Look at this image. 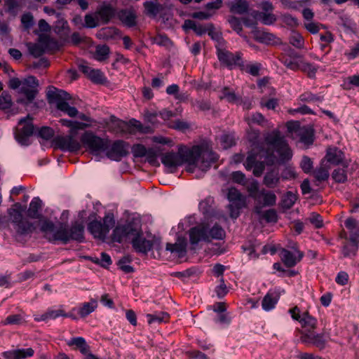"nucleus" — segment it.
Here are the masks:
<instances>
[{
    "label": "nucleus",
    "mask_w": 359,
    "mask_h": 359,
    "mask_svg": "<svg viewBox=\"0 0 359 359\" xmlns=\"http://www.w3.org/2000/svg\"><path fill=\"white\" fill-rule=\"evenodd\" d=\"M220 142L224 149H226L236 144L234 137L229 134H224L220 137Z\"/></svg>",
    "instance_id": "680f3d73"
},
{
    "label": "nucleus",
    "mask_w": 359,
    "mask_h": 359,
    "mask_svg": "<svg viewBox=\"0 0 359 359\" xmlns=\"http://www.w3.org/2000/svg\"><path fill=\"white\" fill-rule=\"evenodd\" d=\"M60 316L72 317V314L65 313V311L61 309L57 310L49 309L46 311V319H55Z\"/></svg>",
    "instance_id": "4d7b16f0"
},
{
    "label": "nucleus",
    "mask_w": 359,
    "mask_h": 359,
    "mask_svg": "<svg viewBox=\"0 0 359 359\" xmlns=\"http://www.w3.org/2000/svg\"><path fill=\"white\" fill-rule=\"evenodd\" d=\"M191 105L196 107L200 111H208L211 108V103L208 100H196L191 102Z\"/></svg>",
    "instance_id": "052dcab7"
},
{
    "label": "nucleus",
    "mask_w": 359,
    "mask_h": 359,
    "mask_svg": "<svg viewBox=\"0 0 359 359\" xmlns=\"http://www.w3.org/2000/svg\"><path fill=\"white\" fill-rule=\"evenodd\" d=\"M231 178L235 183L245 185L246 183V177L241 171H234L231 174Z\"/></svg>",
    "instance_id": "774afa93"
},
{
    "label": "nucleus",
    "mask_w": 359,
    "mask_h": 359,
    "mask_svg": "<svg viewBox=\"0 0 359 359\" xmlns=\"http://www.w3.org/2000/svg\"><path fill=\"white\" fill-rule=\"evenodd\" d=\"M279 298L280 294L276 292H267L262 302L263 309L265 311H270L273 309L278 303Z\"/></svg>",
    "instance_id": "2f4dec72"
},
{
    "label": "nucleus",
    "mask_w": 359,
    "mask_h": 359,
    "mask_svg": "<svg viewBox=\"0 0 359 359\" xmlns=\"http://www.w3.org/2000/svg\"><path fill=\"white\" fill-rule=\"evenodd\" d=\"M299 69L306 73L309 78H314L318 71V67L309 62H302V64L299 65Z\"/></svg>",
    "instance_id": "864d4df0"
},
{
    "label": "nucleus",
    "mask_w": 359,
    "mask_h": 359,
    "mask_svg": "<svg viewBox=\"0 0 359 359\" xmlns=\"http://www.w3.org/2000/svg\"><path fill=\"white\" fill-rule=\"evenodd\" d=\"M110 142L109 139L102 138L91 130L85 131L80 138L81 144L95 156L107 150Z\"/></svg>",
    "instance_id": "0eeeda50"
},
{
    "label": "nucleus",
    "mask_w": 359,
    "mask_h": 359,
    "mask_svg": "<svg viewBox=\"0 0 359 359\" xmlns=\"http://www.w3.org/2000/svg\"><path fill=\"white\" fill-rule=\"evenodd\" d=\"M208 237L209 243L212 239L222 240L225 237V231L217 224H215L211 229H208Z\"/></svg>",
    "instance_id": "ea45409f"
},
{
    "label": "nucleus",
    "mask_w": 359,
    "mask_h": 359,
    "mask_svg": "<svg viewBox=\"0 0 359 359\" xmlns=\"http://www.w3.org/2000/svg\"><path fill=\"white\" fill-rule=\"evenodd\" d=\"M161 162L167 168H176L182 165V158L180 151L177 152L170 151L161 155Z\"/></svg>",
    "instance_id": "393cba45"
},
{
    "label": "nucleus",
    "mask_w": 359,
    "mask_h": 359,
    "mask_svg": "<svg viewBox=\"0 0 359 359\" xmlns=\"http://www.w3.org/2000/svg\"><path fill=\"white\" fill-rule=\"evenodd\" d=\"M21 23L22 25L23 29L25 31H29L34 24L32 14L31 13H24L21 16Z\"/></svg>",
    "instance_id": "6e6d98bb"
},
{
    "label": "nucleus",
    "mask_w": 359,
    "mask_h": 359,
    "mask_svg": "<svg viewBox=\"0 0 359 359\" xmlns=\"http://www.w3.org/2000/svg\"><path fill=\"white\" fill-rule=\"evenodd\" d=\"M187 243L184 238H179L175 244L167 243L166 250L177 254L179 257H182L187 252Z\"/></svg>",
    "instance_id": "c756f323"
},
{
    "label": "nucleus",
    "mask_w": 359,
    "mask_h": 359,
    "mask_svg": "<svg viewBox=\"0 0 359 359\" xmlns=\"http://www.w3.org/2000/svg\"><path fill=\"white\" fill-rule=\"evenodd\" d=\"M18 126L15 132V137L17 142L21 145L27 146L29 144V138L34 135L40 137L41 145L45 142V126H41L37 131H35L32 123V118L28 115L26 118H21L18 121Z\"/></svg>",
    "instance_id": "39448f33"
},
{
    "label": "nucleus",
    "mask_w": 359,
    "mask_h": 359,
    "mask_svg": "<svg viewBox=\"0 0 359 359\" xmlns=\"http://www.w3.org/2000/svg\"><path fill=\"white\" fill-rule=\"evenodd\" d=\"M292 248L295 250L297 257H295L290 251L285 248L280 250V255L281 261L287 268L294 267L304 257V252L297 249V244H294Z\"/></svg>",
    "instance_id": "aec40b11"
},
{
    "label": "nucleus",
    "mask_w": 359,
    "mask_h": 359,
    "mask_svg": "<svg viewBox=\"0 0 359 359\" xmlns=\"http://www.w3.org/2000/svg\"><path fill=\"white\" fill-rule=\"evenodd\" d=\"M88 79L95 83H103L105 81V77L103 73L100 69H93Z\"/></svg>",
    "instance_id": "bf43d9fd"
},
{
    "label": "nucleus",
    "mask_w": 359,
    "mask_h": 359,
    "mask_svg": "<svg viewBox=\"0 0 359 359\" xmlns=\"http://www.w3.org/2000/svg\"><path fill=\"white\" fill-rule=\"evenodd\" d=\"M349 241L350 243L345 244L343 248V255L344 257H348L351 255H355L358 249L359 241L354 238H349Z\"/></svg>",
    "instance_id": "a18cd8bd"
},
{
    "label": "nucleus",
    "mask_w": 359,
    "mask_h": 359,
    "mask_svg": "<svg viewBox=\"0 0 359 359\" xmlns=\"http://www.w3.org/2000/svg\"><path fill=\"white\" fill-rule=\"evenodd\" d=\"M222 93L219 99H226L229 103H237L241 100V97L236 95L234 91H231L229 87H224Z\"/></svg>",
    "instance_id": "49530a36"
},
{
    "label": "nucleus",
    "mask_w": 359,
    "mask_h": 359,
    "mask_svg": "<svg viewBox=\"0 0 359 359\" xmlns=\"http://www.w3.org/2000/svg\"><path fill=\"white\" fill-rule=\"evenodd\" d=\"M261 196L263 197V206H273L276 205L277 198L273 192L263 189L259 192V198Z\"/></svg>",
    "instance_id": "a19ab883"
},
{
    "label": "nucleus",
    "mask_w": 359,
    "mask_h": 359,
    "mask_svg": "<svg viewBox=\"0 0 359 359\" xmlns=\"http://www.w3.org/2000/svg\"><path fill=\"white\" fill-rule=\"evenodd\" d=\"M244 166L247 170H252L253 175L257 177H261L265 170L266 165H269L265 161L258 160V155L254 151H250L248 153V156L244 163Z\"/></svg>",
    "instance_id": "2eb2a0df"
},
{
    "label": "nucleus",
    "mask_w": 359,
    "mask_h": 359,
    "mask_svg": "<svg viewBox=\"0 0 359 359\" xmlns=\"http://www.w3.org/2000/svg\"><path fill=\"white\" fill-rule=\"evenodd\" d=\"M298 135L300 137V142L306 146L311 145L313 143V133L311 130H304L299 131Z\"/></svg>",
    "instance_id": "8fccbe9b"
},
{
    "label": "nucleus",
    "mask_w": 359,
    "mask_h": 359,
    "mask_svg": "<svg viewBox=\"0 0 359 359\" xmlns=\"http://www.w3.org/2000/svg\"><path fill=\"white\" fill-rule=\"evenodd\" d=\"M33 32L38 36L36 41L27 42L25 46L29 55L38 58L45 53V19L39 20V29L34 30Z\"/></svg>",
    "instance_id": "9d476101"
},
{
    "label": "nucleus",
    "mask_w": 359,
    "mask_h": 359,
    "mask_svg": "<svg viewBox=\"0 0 359 359\" xmlns=\"http://www.w3.org/2000/svg\"><path fill=\"white\" fill-rule=\"evenodd\" d=\"M297 199V196L293 192L287 191L282 198L281 207L285 210L290 209Z\"/></svg>",
    "instance_id": "37998d69"
},
{
    "label": "nucleus",
    "mask_w": 359,
    "mask_h": 359,
    "mask_svg": "<svg viewBox=\"0 0 359 359\" xmlns=\"http://www.w3.org/2000/svg\"><path fill=\"white\" fill-rule=\"evenodd\" d=\"M69 346H75L76 348L86 356V359H96V355L90 352V346L87 344L84 338L81 337H74L67 341Z\"/></svg>",
    "instance_id": "5701e85b"
},
{
    "label": "nucleus",
    "mask_w": 359,
    "mask_h": 359,
    "mask_svg": "<svg viewBox=\"0 0 359 359\" xmlns=\"http://www.w3.org/2000/svg\"><path fill=\"white\" fill-rule=\"evenodd\" d=\"M110 48L107 45H98L95 47L93 58L99 62H103L109 57Z\"/></svg>",
    "instance_id": "e433bc0d"
},
{
    "label": "nucleus",
    "mask_w": 359,
    "mask_h": 359,
    "mask_svg": "<svg viewBox=\"0 0 359 359\" xmlns=\"http://www.w3.org/2000/svg\"><path fill=\"white\" fill-rule=\"evenodd\" d=\"M262 217L269 223L276 222L278 220V215L274 209H269L266 210L264 213H262Z\"/></svg>",
    "instance_id": "338daca9"
},
{
    "label": "nucleus",
    "mask_w": 359,
    "mask_h": 359,
    "mask_svg": "<svg viewBox=\"0 0 359 359\" xmlns=\"http://www.w3.org/2000/svg\"><path fill=\"white\" fill-rule=\"evenodd\" d=\"M299 323L302 327L309 332H311L316 328L317 320L309 315L308 312H305L303 313L301 320H299Z\"/></svg>",
    "instance_id": "4c0bfd02"
},
{
    "label": "nucleus",
    "mask_w": 359,
    "mask_h": 359,
    "mask_svg": "<svg viewBox=\"0 0 359 359\" xmlns=\"http://www.w3.org/2000/svg\"><path fill=\"white\" fill-rule=\"evenodd\" d=\"M34 355L32 348L14 349L4 351L2 355L6 359H25Z\"/></svg>",
    "instance_id": "a878e982"
},
{
    "label": "nucleus",
    "mask_w": 359,
    "mask_h": 359,
    "mask_svg": "<svg viewBox=\"0 0 359 359\" xmlns=\"http://www.w3.org/2000/svg\"><path fill=\"white\" fill-rule=\"evenodd\" d=\"M179 151L182 158V165L184 163L197 164L201 156V147L199 145H194L191 148L180 145Z\"/></svg>",
    "instance_id": "f3484780"
},
{
    "label": "nucleus",
    "mask_w": 359,
    "mask_h": 359,
    "mask_svg": "<svg viewBox=\"0 0 359 359\" xmlns=\"http://www.w3.org/2000/svg\"><path fill=\"white\" fill-rule=\"evenodd\" d=\"M145 14L150 18H155L162 11L163 6L158 0L148 1L143 4Z\"/></svg>",
    "instance_id": "473e14b6"
},
{
    "label": "nucleus",
    "mask_w": 359,
    "mask_h": 359,
    "mask_svg": "<svg viewBox=\"0 0 359 359\" xmlns=\"http://www.w3.org/2000/svg\"><path fill=\"white\" fill-rule=\"evenodd\" d=\"M52 27L46 22V33L50 32ZM63 43L58 40L50 37L46 34V52L54 53L58 51L62 46Z\"/></svg>",
    "instance_id": "72a5a7b5"
},
{
    "label": "nucleus",
    "mask_w": 359,
    "mask_h": 359,
    "mask_svg": "<svg viewBox=\"0 0 359 359\" xmlns=\"http://www.w3.org/2000/svg\"><path fill=\"white\" fill-rule=\"evenodd\" d=\"M84 27L87 28H94L99 26L97 16L95 18L92 14H86L84 17Z\"/></svg>",
    "instance_id": "0e129e2a"
},
{
    "label": "nucleus",
    "mask_w": 359,
    "mask_h": 359,
    "mask_svg": "<svg viewBox=\"0 0 359 359\" xmlns=\"http://www.w3.org/2000/svg\"><path fill=\"white\" fill-rule=\"evenodd\" d=\"M266 144L264 158L268 165H273L277 161L275 155L276 151L279 156L278 161L284 163L290 161L292 157V151L289 147L285 137L278 130H273L267 133L264 136Z\"/></svg>",
    "instance_id": "f257e3e1"
},
{
    "label": "nucleus",
    "mask_w": 359,
    "mask_h": 359,
    "mask_svg": "<svg viewBox=\"0 0 359 359\" xmlns=\"http://www.w3.org/2000/svg\"><path fill=\"white\" fill-rule=\"evenodd\" d=\"M345 168L344 167L343 168H339L333 170L332 177L335 182L344 183L347 181V172Z\"/></svg>",
    "instance_id": "09e8293b"
},
{
    "label": "nucleus",
    "mask_w": 359,
    "mask_h": 359,
    "mask_svg": "<svg viewBox=\"0 0 359 359\" xmlns=\"http://www.w3.org/2000/svg\"><path fill=\"white\" fill-rule=\"evenodd\" d=\"M313 175L315 177L314 183L317 186H318L321 182L327 180L329 177L328 171L323 167L315 170Z\"/></svg>",
    "instance_id": "3c124183"
},
{
    "label": "nucleus",
    "mask_w": 359,
    "mask_h": 359,
    "mask_svg": "<svg viewBox=\"0 0 359 359\" xmlns=\"http://www.w3.org/2000/svg\"><path fill=\"white\" fill-rule=\"evenodd\" d=\"M26 206L20 203H15L7 212L13 224L15 231V238L18 241H22V236H26L34 231H36V226L22 217V212L25 210Z\"/></svg>",
    "instance_id": "7ed1b4c3"
},
{
    "label": "nucleus",
    "mask_w": 359,
    "mask_h": 359,
    "mask_svg": "<svg viewBox=\"0 0 359 359\" xmlns=\"http://www.w3.org/2000/svg\"><path fill=\"white\" fill-rule=\"evenodd\" d=\"M241 198L242 195L237 189L234 187L229 189L227 198L232 203L229 206L230 216L232 218H237L239 215L238 210L242 208Z\"/></svg>",
    "instance_id": "6ab92c4d"
},
{
    "label": "nucleus",
    "mask_w": 359,
    "mask_h": 359,
    "mask_svg": "<svg viewBox=\"0 0 359 359\" xmlns=\"http://www.w3.org/2000/svg\"><path fill=\"white\" fill-rule=\"evenodd\" d=\"M147 320L149 324L154 323H166L170 319V315L167 312H159L154 314L147 315Z\"/></svg>",
    "instance_id": "79ce46f5"
},
{
    "label": "nucleus",
    "mask_w": 359,
    "mask_h": 359,
    "mask_svg": "<svg viewBox=\"0 0 359 359\" xmlns=\"http://www.w3.org/2000/svg\"><path fill=\"white\" fill-rule=\"evenodd\" d=\"M346 228L350 232V239L354 238L355 240L359 241V223L358 222L353 218L348 217L344 222Z\"/></svg>",
    "instance_id": "f704fd0d"
},
{
    "label": "nucleus",
    "mask_w": 359,
    "mask_h": 359,
    "mask_svg": "<svg viewBox=\"0 0 359 359\" xmlns=\"http://www.w3.org/2000/svg\"><path fill=\"white\" fill-rule=\"evenodd\" d=\"M12 106L13 100L11 94L8 91H2L0 95V109L7 111Z\"/></svg>",
    "instance_id": "c03bdc74"
},
{
    "label": "nucleus",
    "mask_w": 359,
    "mask_h": 359,
    "mask_svg": "<svg viewBox=\"0 0 359 359\" xmlns=\"http://www.w3.org/2000/svg\"><path fill=\"white\" fill-rule=\"evenodd\" d=\"M208 226L206 224H200L191 228L189 230V237L190 244L192 245L191 249H194L200 241L209 243L208 237Z\"/></svg>",
    "instance_id": "a211bd4d"
},
{
    "label": "nucleus",
    "mask_w": 359,
    "mask_h": 359,
    "mask_svg": "<svg viewBox=\"0 0 359 359\" xmlns=\"http://www.w3.org/2000/svg\"><path fill=\"white\" fill-rule=\"evenodd\" d=\"M39 82L36 77L30 76L22 81V86L20 93L25 96L26 100H18V102L31 103L36 97L39 92Z\"/></svg>",
    "instance_id": "ddd939ff"
},
{
    "label": "nucleus",
    "mask_w": 359,
    "mask_h": 359,
    "mask_svg": "<svg viewBox=\"0 0 359 359\" xmlns=\"http://www.w3.org/2000/svg\"><path fill=\"white\" fill-rule=\"evenodd\" d=\"M90 126V123H86L79 121H73L72 130H69L68 135H57L55 137L52 142L51 146L54 149H60L62 151L69 152H76L81 148L80 142L75 138L77 130H84Z\"/></svg>",
    "instance_id": "20e7f679"
},
{
    "label": "nucleus",
    "mask_w": 359,
    "mask_h": 359,
    "mask_svg": "<svg viewBox=\"0 0 359 359\" xmlns=\"http://www.w3.org/2000/svg\"><path fill=\"white\" fill-rule=\"evenodd\" d=\"M252 34H253V37L255 41H258L259 43L265 44H269L270 43L274 41L276 38L273 34L259 30L258 27H255L254 29H252Z\"/></svg>",
    "instance_id": "7c9ffc66"
},
{
    "label": "nucleus",
    "mask_w": 359,
    "mask_h": 359,
    "mask_svg": "<svg viewBox=\"0 0 359 359\" xmlns=\"http://www.w3.org/2000/svg\"><path fill=\"white\" fill-rule=\"evenodd\" d=\"M147 149L141 144H134L132 147V152L136 158L144 157L147 155Z\"/></svg>",
    "instance_id": "69168bd1"
},
{
    "label": "nucleus",
    "mask_w": 359,
    "mask_h": 359,
    "mask_svg": "<svg viewBox=\"0 0 359 359\" xmlns=\"http://www.w3.org/2000/svg\"><path fill=\"white\" fill-rule=\"evenodd\" d=\"M139 224L128 222L123 225H118L114 228L111 234V240L114 242L121 243L123 239L132 241V238L138 231Z\"/></svg>",
    "instance_id": "f8f14e48"
},
{
    "label": "nucleus",
    "mask_w": 359,
    "mask_h": 359,
    "mask_svg": "<svg viewBox=\"0 0 359 359\" xmlns=\"http://www.w3.org/2000/svg\"><path fill=\"white\" fill-rule=\"evenodd\" d=\"M84 231L85 226L81 221L72 222L69 229L66 228L65 224L60 223V227L48 240L54 244L60 242L66 245L71 241L83 243L85 241Z\"/></svg>",
    "instance_id": "f03ea898"
},
{
    "label": "nucleus",
    "mask_w": 359,
    "mask_h": 359,
    "mask_svg": "<svg viewBox=\"0 0 359 359\" xmlns=\"http://www.w3.org/2000/svg\"><path fill=\"white\" fill-rule=\"evenodd\" d=\"M217 57L219 61L231 69L233 66H238L241 69H244V62L242 59V53L236 52L235 54L227 50H219Z\"/></svg>",
    "instance_id": "dca6fc26"
},
{
    "label": "nucleus",
    "mask_w": 359,
    "mask_h": 359,
    "mask_svg": "<svg viewBox=\"0 0 359 359\" xmlns=\"http://www.w3.org/2000/svg\"><path fill=\"white\" fill-rule=\"evenodd\" d=\"M344 153L337 147H330L327 149L325 158L331 164H341L343 167L348 168V163L344 161Z\"/></svg>",
    "instance_id": "4be33fe9"
},
{
    "label": "nucleus",
    "mask_w": 359,
    "mask_h": 359,
    "mask_svg": "<svg viewBox=\"0 0 359 359\" xmlns=\"http://www.w3.org/2000/svg\"><path fill=\"white\" fill-rule=\"evenodd\" d=\"M131 244L135 252L144 255L153 248L158 251L161 249V238L154 236L152 240H147L144 237L140 226L138 227L137 233L132 238Z\"/></svg>",
    "instance_id": "1a4fd4ad"
},
{
    "label": "nucleus",
    "mask_w": 359,
    "mask_h": 359,
    "mask_svg": "<svg viewBox=\"0 0 359 359\" xmlns=\"http://www.w3.org/2000/svg\"><path fill=\"white\" fill-rule=\"evenodd\" d=\"M199 160H201L198 165L199 168L203 172H206L218 160V156L212 151L203 152L201 149V156Z\"/></svg>",
    "instance_id": "cd10ccee"
},
{
    "label": "nucleus",
    "mask_w": 359,
    "mask_h": 359,
    "mask_svg": "<svg viewBox=\"0 0 359 359\" xmlns=\"http://www.w3.org/2000/svg\"><path fill=\"white\" fill-rule=\"evenodd\" d=\"M102 24L106 25L115 16V9L111 5L100 6L95 13Z\"/></svg>",
    "instance_id": "bb28decb"
},
{
    "label": "nucleus",
    "mask_w": 359,
    "mask_h": 359,
    "mask_svg": "<svg viewBox=\"0 0 359 359\" xmlns=\"http://www.w3.org/2000/svg\"><path fill=\"white\" fill-rule=\"evenodd\" d=\"M129 144L122 140H115L106 150V156L112 161H120L129 154Z\"/></svg>",
    "instance_id": "4468645a"
},
{
    "label": "nucleus",
    "mask_w": 359,
    "mask_h": 359,
    "mask_svg": "<svg viewBox=\"0 0 359 359\" xmlns=\"http://www.w3.org/2000/svg\"><path fill=\"white\" fill-rule=\"evenodd\" d=\"M46 97L50 104H55L58 110L70 117H76L79 114L78 109L71 107L67 102L71 99L70 95L65 90H59L52 86L48 87Z\"/></svg>",
    "instance_id": "423d86ee"
},
{
    "label": "nucleus",
    "mask_w": 359,
    "mask_h": 359,
    "mask_svg": "<svg viewBox=\"0 0 359 359\" xmlns=\"http://www.w3.org/2000/svg\"><path fill=\"white\" fill-rule=\"evenodd\" d=\"M249 8V4L246 0H236L231 5L230 11L232 13L243 15L246 13Z\"/></svg>",
    "instance_id": "58836bf2"
},
{
    "label": "nucleus",
    "mask_w": 359,
    "mask_h": 359,
    "mask_svg": "<svg viewBox=\"0 0 359 359\" xmlns=\"http://www.w3.org/2000/svg\"><path fill=\"white\" fill-rule=\"evenodd\" d=\"M43 202L39 197H34L29 203L27 210L26 215L30 219H38L33 223L36 226V230L39 229L41 232H45V219L41 212Z\"/></svg>",
    "instance_id": "9b49d317"
},
{
    "label": "nucleus",
    "mask_w": 359,
    "mask_h": 359,
    "mask_svg": "<svg viewBox=\"0 0 359 359\" xmlns=\"http://www.w3.org/2000/svg\"><path fill=\"white\" fill-rule=\"evenodd\" d=\"M228 22L233 30H234L238 34L241 35L243 32L241 20L236 16H230L228 19Z\"/></svg>",
    "instance_id": "13d9d810"
},
{
    "label": "nucleus",
    "mask_w": 359,
    "mask_h": 359,
    "mask_svg": "<svg viewBox=\"0 0 359 359\" xmlns=\"http://www.w3.org/2000/svg\"><path fill=\"white\" fill-rule=\"evenodd\" d=\"M118 18L128 27H133L137 25V15L132 10H121L118 13Z\"/></svg>",
    "instance_id": "c85d7f7f"
},
{
    "label": "nucleus",
    "mask_w": 359,
    "mask_h": 359,
    "mask_svg": "<svg viewBox=\"0 0 359 359\" xmlns=\"http://www.w3.org/2000/svg\"><path fill=\"white\" fill-rule=\"evenodd\" d=\"M247 190L249 196L255 201L259 199V183L257 180H253L248 187Z\"/></svg>",
    "instance_id": "5fc2aeb1"
},
{
    "label": "nucleus",
    "mask_w": 359,
    "mask_h": 359,
    "mask_svg": "<svg viewBox=\"0 0 359 359\" xmlns=\"http://www.w3.org/2000/svg\"><path fill=\"white\" fill-rule=\"evenodd\" d=\"M97 307V302L96 299H91L90 302H85L81 304L78 309V314L81 318H86L93 313Z\"/></svg>",
    "instance_id": "c9c22d12"
},
{
    "label": "nucleus",
    "mask_w": 359,
    "mask_h": 359,
    "mask_svg": "<svg viewBox=\"0 0 359 359\" xmlns=\"http://www.w3.org/2000/svg\"><path fill=\"white\" fill-rule=\"evenodd\" d=\"M131 262L129 257L125 256L118 262L119 269L126 273H130L134 272V268L128 264Z\"/></svg>",
    "instance_id": "603ef678"
},
{
    "label": "nucleus",
    "mask_w": 359,
    "mask_h": 359,
    "mask_svg": "<svg viewBox=\"0 0 359 359\" xmlns=\"http://www.w3.org/2000/svg\"><path fill=\"white\" fill-rule=\"evenodd\" d=\"M115 225L113 213H107L103 218V222L94 219L88 224L87 229L95 238L104 241L110 229Z\"/></svg>",
    "instance_id": "6e6552de"
},
{
    "label": "nucleus",
    "mask_w": 359,
    "mask_h": 359,
    "mask_svg": "<svg viewBox=\"0 0 359 359\" xmlns=\"http://www.w3.org/2000/svg\"><path fill=\"white\" fill-rule=\"evenodd\" d=\"M281 175L278 167H272L267 170L263 179V184L269 189L276 187L280 182Z\"/></svg>",
    "instance_id": "412c9836"
},
{
    "label": "nucleus",
    "mask_w": 359,
    "mask_h": 359,
    "mask_svg": "<svg viewBox=\"0 0 359 359\" xmlns=\"http://www.w3.org/2000/svg\"><path fill=\"white\" fill-rule=\"evenodd\" d=\"M289 42L297 48H302L304 45V39L303 36L297 32L292 31L289 38Z\"/></svg>",
    "instance_id": "de8ad7c7"
},
{
    "label": "nucleus",
    "mask_w": 359,
    "mask_h": 359,
    "mask_svg": "<svg viewBox=\"0 0 359 359\" xmlns=\"http://www.w3.org/2000/svg\"><path fill=\"white\" fill-rule=\"evenodd\" d=\"M106 127L108 131L114 133H125L128 130V123L111 116L110 119L106 123Z\"/></svg>",
    "instance_id": "b1692460"
},
{
    "label": "nucleus",
    "mask_w": 359,
    "mask_h": 359,
    "mask_svg": "<svg viewBox=\"0 0 359 359\" xmlns=\"http://www.w3.org/2000/svg\"><path fill=\"white\" fill-rule=\"evenodd\" d=\"M259 15L262 22L266 25H273L277 20L276 16L271 13H260Z\"/></svg>",
    "instance_id": "e2e57ef3"
}]
</instances>
